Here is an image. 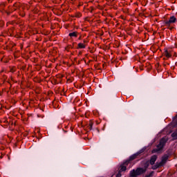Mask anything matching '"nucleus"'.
<instances>
[{"mask_svg":"<svg viewBox=\"0 0 177 177\" xmlns=\"http://www.w3.org/2000/svg\"><path fill=\"white\" fill-rule=\"evenodd\" d=\"M167 142H168V137L165 136L163 137L159 144L158 145H156V149H154L152 151V153H158V151H160V150H162V149H164V146H165V143H167Z\"/></svg>","mask_w":177,"mask_h":177,"instance_id":"f257e3e1","label":"nucleus"},{"mask_svg":"<svg viewBox=\"0 0 177 177\" xmlns=\"http://www.w3.org/2000/svg\"><path fill=\"white\" fill-rule=\"evenodd\" d=\"M169 158V154H165L162 157V160L160 162H157L156 165L152 167V169H157V168H160V167H164V165L167 164V161L168 160Z\"/></svg>","mask_w":177,"mask_h":177,"instance_id":"f03ea898","label":"nucleus"},{"mask_svg":"<svg viewBox=\"0 0 177 177\" xmlns=\"http://www.w3.org/2000/svg\"><path fill=\"white\" fill-rule=\"evenodd\" d=\"M145 172H146V169L137 168L136 170L133 169L132 171H130V176H139V175H142V174H145Z\"/></svg>","mask_w":177,"mask_h":177,"instance_id":"7ed1b4c3","label":"nucleus"},{"mask_svg":"<svg viewBox=\"0 0 177 177\" xmlns=\"http://www.w3.org/2000/svg\"><path fill=\"white\" fill-rule=\"evenodd\" d=\"M129 164V160H126L122 165H120V167L119 169L120 172H124L127 171V167H128Z\"/></svg>","mask_w":177,"mask_h":177,"instance_id":"20e7f679","label":"nucleus"},{"mask_svg":"<svg viewBox=\"0 0 177 177\" xmlns=\"http://www.w3.org/2000/svg\"><path fill=\"white\" fill-rule=\"evenodd\" d=\"M176 21V17H175L174 16H172L170 17L169 21H166L165 22V24L168 26H171V24L175 23Z\"/></svg>","mask_w":177,"mask_h":177,"instance_id":"39448f33","label":"nucleus"},{"mask_svg":"<svg viewBox=\"0 0 177 177\" xmlns=\"http://www.w3.org/2000/svg\"><path fill=\"white\" fill-rule=\"evenodd\" d=\"M138 156H139V153H135L133 155H132L131 156L129 157V160H127V161H129V162H131V161H133V160H136V158H138Z\"/></svg>","mask_w":177,"mask_h":177,"instance_id":"423d86ee","label":"nucleus"},{"mask_svg":"<svg viewBox=\"0 0 177 177\" xmlns=\"http://www.w3.org/2000/svg\"><path fill=\"white\" fill-rule=\"evenodd\" d=\"M158 156L156 155H153L151 157L150 164L151 165H154L156 161H157Z\"/></svg>","mask_w":177,"mask_h":177,"instance_id":"0eeeda50","label":"nucleus"},{"mask_svg":"<svg viewBox=\"0 0 177 177\" xmlns=\"http://www.w3.org/2000/svg\"><path fill=\"white\" fill-rule=\"evenodd\" d=\"M164 56H165L167 58L171 57L172 55H171V52L168 51V50H165L163 53Z\"/></svg>","mask_w":177,"mask_h":177,"instance_id":"6e6552de","label":"nucleus"},{"mask_svg":"<svg viewBox=\"0 0 177 177\" xmlns=\"http://www.w3.org/2000/svg\"><path fill=\"white\" fill-rule=\"evenodd\" d=\"M173 127H177V115L172 121Z\"/></svg>","mask_w":177,"mask_h":177,"instance_id":"1a4fd4ad","label":"nucleus"},{"mask_svg":"<svg viewBox=\"0 0 177 177\" xmlns=\"http://www.w3.org/2000/svg\"><path fill=\"white\" fill-rule=\"evenodd\" d=\"M92 127H93V122H92L91 120L89 122L88 125L87 126V128H88V129L89 131L92 130Z\"/></svg>","mask_w":177,"mask_h":177,"instance_id":"9d476101","label":"nucleus"},{"mask_svg":"<svg viewBox=\"0 0 177 177\" xmlns=\"http://www.w3.org/2000/svg\"><path fill=\"white\" fill-rule=\"evenodd\" d=\"M78 32H73L69 33V37H77Z\"/></svg>","mask_w":177,"mask_h":177,"instance_id":"9b49d317","label":"nucleus"},{"mask_svg":"<svg viewBox=\"0 0 177 177\" xmlns=\"http://www.w3.org/2000/svg\"><path fill=\"white\" fill-rule=\"evenodd\" d=\"M171 136L174 139L176 140L177 139V130L175 131L172 134Z\"/></svg>","mask_w":177,"mask_h":177,"instance_id":"f8f14e48","label":"nucleus"},{"mask_svg":"<svg viewBox=\"0 0 177 177\" xmlns=\"http://www.w3.org/2000/svg\"><path fill=\"white\" fill-rule=\"evenodd\" d=\"M85 46H86L85 44H84L82 43H80L78 44V48H80V49H84Z\"/></svg>","mask_w":177,"mask_h":177,"instance_id":"ddd939ff","label":"nucleus"},{"mask_svg":"<svg viewBox=\"0 0 177 177\" xmlns=\"http://www.w3.org/2000/svg\"><path fill=\"white\" fill-rule=\"evenodd\" d=\"M122 174L121 172H120V170L118 171V174L116 175V177H121Z\"/></svg>","mask_w":177,"mask_h":177,"instance_id":"4468645a","label":"nucleus"},{"mask_svg":"<svg viewBox=\"0 0 177 177\" xmlns=\"http://www.w3.org/2000/svg\"><path fill=\"white\" fill-rule=\"evenodd\" d=\"M79 39H81V37H79Z\"/></svg>","mask_w":177,"mask_h":177,"instance_id":"2eb2a0df","label":"nucleus"},{"mask_svg":"<svg viewBox=\"0 0 177 177\" xmlns=\"http://www.w3.org/2000/svg\"><path fill=\"white\" fill-rule=\"evenodd\" d=\"M84 42H86V41L84 40Z\"/></svg>","mask_w":177,"mask_h":177,"instance_id":"dca6fc26","label":"nucleus"}]
</instances>
